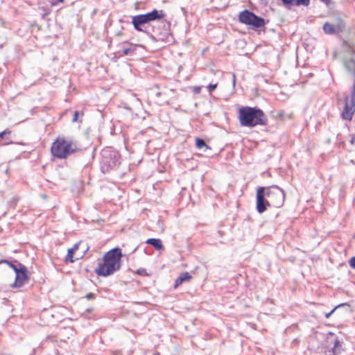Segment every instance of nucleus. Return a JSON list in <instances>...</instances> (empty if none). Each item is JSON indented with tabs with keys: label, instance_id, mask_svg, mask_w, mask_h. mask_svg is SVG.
Segmentation results:
<instances>
[{
	"label": "nucleus",
	"instance_id": "393cba45",
	"mask_svg": "<svg viewBox=\"0 0 355 355\" xmlns=\"http://www.w3.org/2000/svg\"><path fill=\"white\" fill-rule=\"evenodd\" d=\"M342 305H343V304H340V305H338V306H336V307H335L333 310H331L329 313H326V314H325V317H326L327 318H329L332 315V313L335 311V310H336L338 307H339V306H342Z\"/></svg>",
	"mask_w": 355,
	"mask_h": 355
},
{
	"label": "nucleus",
	"instance_id": "f257e3e1",
	"mask_svg": "<svg viewBox=\"0 0 355 355\" xmlns=\"http://www.w3.org/2000/svg\"><path fill=\"white\" fill-rule=\"evenodd\" d=\"M122 253L120 248L110 250L103 257V262L99 263L95 272L98 276L107 277L119 270Z\"/></svg>",
	"mask_w": 355,
	"mask_h": 355
},
{
	"label": "nucleus",
	"instance_id": "a878e982",
	"mask_svg": "<svg viewBox=\"0 0 355 355\" xmlns=\"http://www.w3.org/2000/svg\"><path fill=\"white\" fill-rule=\"evenodd\" d=\"M94 294L92 293H89L86 295V298L88 300H93L94 298Z\"/></svg>",
	"mask_w": 355,
	"mask_h": 355
},
{
	"label": "nucleus",
	"instance_id": "39448f33",
	"mask_svg": "<svg viewBox=\"0 0 355 355\" xmlns=\"http://www.w3.org/2000/svg\"><path fill=\"white\" fill-rule=\"evenodd\" d=\"M266 196L268 198L271 207H280L283 205L285 193L283 189L276 185L266 188Z\"/></svg>",
	"mask_w": 355,
	"mask_h": 355
},
{
	"label": "nucleus",
	"instance_id": "dca6fc26",
	"mask_svg": "<svg viewBox=\"0 0 355 355\" xmlns=\"http://www.w3.org/2000/svg\"><path fill=\"white\" fill-rule=\"evenodd\" d=\"M15 262L17 263V264H15L12 262H10L8 260L0 261V263H7L14 270L15 273L16 274L19 270V268H20V266H24V265L17 261H15Z\"/></svg>",
	"mask_w": 355,
	"mask_h": 355
},
{
	"label": "nucleus",
	"instance_id": "4468645a",
	"mask_svg": "<svg viewBox=\"0 0 355 355\" xmlns=\"http://www.w3.org/2000/svg\"><path fill=\"white\" fill-rule=\"evenodd\" d=\"M323 30L327 34H334L339 31V27L329 22H326L323 26Z\"/></svg>",
	"mask_w": 355,
	"mask_h": 355
},
{
	"label": "nucleus",
	"instance_id": "20e7f679",
	"mask_svg": "<svg viewBox=\"0 0 355 355\" xmlns=\"http://www.w3.org/2000/svg\"><path fill=\"white\" fill-rule=\"evenodd\" d=\"M119 155L110 149H104L101 152V169L103 173L108 172L119 163Z\"/></svg>",
	"mask_w": 355,
	"mask_h": 355
},
{
	"label": "nucleus",
	"instance_id": "6e6552de",
	"mask_svg": "<svg viewBox=\"0 0 355 355\" xmlns=\"http://www.w3.org/2000/svg\"><path fill=\"white\" fill-rule=\"evenodd\" d=\"M19 271L15 274V281L10 284L12 288L21 287L24 284L28 282L29 277L27 275V268L25 266H20Z\"/></svg>",
	"mask_w": 355,
	"mask_h": 355
},
{
	"label": "nucleus",
	"instance_id": "5701e85b",
	"mask_svg": "<svg viewBox=\"0 0 355 355\" xmlns=\"http://www.w3.org/2000/svg\"><path fill=\"white\" fill-rule=\"evenodd\" d=\"M217 87V83L215 84H209L208 85V90L210 93L213 92L216 88Z\"/></svg>",
	"mask_w": 355,
	"mask_h": 355
},
{
	"label": "nucleus",
	"instance_id": "412c9836",
	"mask_svg": "<svg viewBox=\"0 0 355 355\" xmlns=\"http://www.w3.org/2000/svg\"><path fill=\"white\" fill-rule=\"evenodd\" d=\"M10 135V131L4 130L1 132H0V139H5L6 140L9 139V136Z\"/></svg>",
	"mask_w": 355,
	"mask_h": 355
},
{
	"label": "nucleus",
	"instance_id": "bb28decb",
	"mask_svg": "<svg viewBox=\"0 0 355 355\" xmlns=\"http://www.w3.org/2000/svg\"><path fill=\"white\" fill-rule=\"evenodd\" d=\"M78 111H76L74 112V114H73V117L72 119V121L73 122H75L78 120Z\"/></svg>",
	"mask_w": 355,
	"mask_h": 355
},
{
	"label": "nucleus",
	"instance_id": "423d86ee",
	"mask_svg": "<svg viewBox=\"0 0 355 355\" xmlns=\"http://www.w3.org/2000/svg\"><path fill=\"white\" fill-rule=\"evenodd\" d=\"M239 19L240 22L252 26L254 28H259L265 25V21L263 18L257 16L253 12L245 10L240 12Z\"/></svg>",
	"mask_w": 355,
	"mask_h": 355
},
{
	"label": "nucleus",
	"instance_id": "f8f14e48",
	"mask_svg": "<svg viewBox=\"0 0 355 355\" xmlns=\"http://www.w3.org/2000/svg\"><path fill=\"white\" fill-rule=\"evenodd\" d=\"M132 24L137 31L144 32V26L147 22L142 15H138L132 17Z\"/></svg>",
	"mask_w": 355,
	"mask_h": 355
},
{
	"label": "nucleus",
	"instance_id": "7c9ffc66",
	"mask_svg": "<svg viewBox=\"0 0 355 355\" xmlns=\"http://www.w3.org/2000/svg\"><path fill=\"white\" fill-rule=\"evenodd\" d=\"M160 94H161V93H160V92H157V93L156 94L157 96H159Z\"/></svg>",
	"mask_w": 355,
	"mask_h": 355
},
{
	"label": "nucleus",
	"instance_id": "1a4fd4ad",
	"mask_svg": "<svg viewBox=\"0 0 355 355\" xmlns=\"http://www.w3.org/2000/svg\"><path fill=\"white\" fill-rule=\"evenodd\" d=\"M330 336L328 338L329 342H332L334 346L331 350L329 351V355H338L343 351L342 343L337 337H334V334L330 333Z\"/></svg>",
	"mask_w": 355,
	"mask_h": 355
},
{
	"label": "nucleus",
	"instance_id": "9d476101",
	"mask_svg": "<svg viewBox=\"0 0 355 355\" xmlns=\"http://www.w3.org/2000/svg\"><path fill=\"white\" fill-rule=\"evenodd\" d=\"M142 15L147 23L162 19L165 16L163 10H157L156 9Z\"/></svg>",
	"mask_w": 355,
	"mask_h": 355
},
{
	"label": "nucleus",
	"instance_id": "cd10ccee",
	"mask_svg": "<svg viewBox=\"0 0 355 355\" xmlns=\"http://www.w3.org/2000/svg\"><path fill=\"white\" fill-rule=\"evenodd\" d=\"M320 1L322 3H324L326 6H329L331 3V0H320Z\"/></svg>",
	"mask_w": 355,
	"mask_h": 355
},
{
	"label": "nucleus",
	"instance_id": "a211bd4d",
	"mask_svg": "<svg viewBox=\"0 0 355 355\" xmlns=\"http://www.w3.org/2000/svg\"><path fill=\"white\" fill-rule=\"evenodd\" d=\"M196 146L198 148L201 149L203 147L207 148L208 146L205 144V141L202 139L196 138Z\"/></svg>",
	"mask_w": 355,
	"mask_h": 355
},
{
	"label": "nucleus",
	"instance_id": "0eeeda50",
	"mask_svg": "<svg viewBox=\"0 0 355 355\" xmlns=\"http://www.w3.org/2000/svg\"><path fill=\"white\" fill-rule=\"evenodd\" d=\"M266 188L265 187H258L257 191V211L260 214L264 212L268 207H271L270 202L268 199H266Z\"/></svg>",
	"mask_w": 355,
	"mask_h": 355
},
{
	"label": "nucleus",
	"instance_id": "f03ea898",
	"mask_svg": "<svg viewBox=\"0 0 355 355\" xmlns=\"http://www.w3.org/2000/svg\"><path fill=\"white\" fill-rule=\"evenodd\" d=\"M240 123L243 126L254 127L267 123V116L263 112L256 107H243L239 111Z\"/></svg>",
	"mask_w": 355,
	"mask_h": 355
},
{
	"label": "nucleus",
	"instance_id": "b1692460",
	"mask_svg": "<svg viewBox=\"0 0 355 355\" xmlns=\"http://www.w3.org/2000/svg\"><path fill=\"white\" fill-rule=\"evenodd\" d=\"M351 268L355 269V257H352L349 261Z\"/></svg>",
	"mask_w": 355,
	"mask_h": 355
},
{
	"label": "nucleus",
	"instance_id": "2f4dec72",
	"mask_svg": "<svg viewBox=\"0 0 355 355\" xmlns=\"http://www.w3.org/2000/svg\"><path fill=\"white\" fill-rule=\"evenodd\" d=\"M57 1H58V2H62V1H63V0H58Z\"/></svg>",
	"mask_w": 355,
	"mask_h": 355
},
{
	"label": "nucleus",
	"instance_id": "f3484780",
	"mask_svg": "<svg viewBox=\"0 0 355 355\" xmlns=\"http://www.w3.org/2000/svg\"><path fill=\"white\" fill-rule=\"evenodd\" d=\"M78 249V245H75L73 248H71L68 250L67 254L66 256V261H69L70 263H73L74 261L73 259V256L75 251Z\"/></svg>",
	"mask_w": 355,
	"mask_h": 355
},
{
	"label": "nucleus",
	"instance_id": "c756f323",
	"mask_svg": "<svg viewBox=\"0 0 355 355\" xmlns=\"http://www.w3.org/2000/svg\"><path fill=\"white\" fill-rule=\"evenodd\" d=\"M137 273L142 274V272L141 271V270H138Z\"/></svg>",
	"mask_w": 355,
	"mask_h": 355
},
{
	"label": "nucleus",
	"instance_id": "6ab92c4d",
	"mask_svg": "<svg viewBox=\"0 0 355 355\" xmlns=\"http://www.w3.org/2000/svg\"><path fill=\"white\" fill-rule=\"evenodd\" d=\"M135 48L136 46L133 45H131L130 47H123L122 49V55H128L131 51H134L135 50Z\"/></svg>",
	"mask_w": 355,
	"mask_h": 355
},
{
	"label": "nucleus",
	"instance_id": "aec40b11",
	"mask_svg": "<svg viewBox=\"0 0 355 355\" xmlns=\"http://www.w3.org/2000/svg\"><path fill=\"white\" fill-rule=\"evenodd\" d=\"M310 3V0H295V6H307Z\"/></svg>",
	"mask_w": 355,
	"mask_h": 355
},
{
	"label": "nucleus",
	"instance_id": "c85d7f7f",
	"mask_svg": "<svg viewBox=\"0 0 355 355\" xmlns=\"http://www.w3.org/2000/svg\"><path fill=\"white\" fill-rule=\"evenodd\" d=\"M232 84H233V86H235V84H236V76L234 73H232Z\"/></svg>",
	"mask_w": 355,
	"mask_h": 355
},
{
	"label": "nucleus",
	"instance_id": "7ed1b4c3",
	"mask_svg": "<svg viewBox=\"0 0 355 355\" xmlns=\"http://www.w3.org/2000/svg\"><path fill=\"white\" fill-rule=\"evenodd\" d=\"M77 150V145L70 139L58 137L53 143L51 151L53 157L66 159Z\"/></svg>",
	"mask_w": 355,
	"mask_h": 355
},
{
	"label": "nucleus",
	"instance_id": "4be33fe9",
	"mask_svg": "<svg viewBox=\"0 0 355 355\" xmlns=\"http://www.w3.org/2000/svg\"><path fill=\"white\" fill-rule=\"evenodd\" d=\"M285 6H295V0H282Z\"/></svg>",
	"mask_w": 355,
	"mask_h": 355
},
{
	"label": "nucleus",
	"instance_id": "ddd939ff",
	"mask_svg": "<svg viewBox=\"0 0 355 355\" xmlns=\"http://www.w3.org/2000/svg\"><path fill=\"white\" fill-rule=\"evenodd\" d=\"M191 275L188 272L181 273L175 280V288H177L178 286H180L184 282L189 281L191 279Z\"/></svg>",
	"mask_w": 355,
	"mask_h": 355
},
{
	"label": "nucleus",
	"instance_id": "9b49d317",
	"mask_svg": "<svg viewBox=\"0 0 355 355\" xmlns=\"http://www.w3.org/2000/svg\"><path fill=\"white\" fill-rule=\"evenodd\" d=\"M142 15L147 23L162 19L165 16L163 10H157L156 9Z\"/></svg>",
	"mask_w": 355,
	"mask_h": 355
},
{
	"label": "nucleus",
	"instance_id": "2eb2a0df",
	"mask_svg": "<svg viewBox=\"0 0 355 355\" xmlns=\"http://www.w3.org/2000/svg\"><path fill=\"white\" fill-rule=\"evenodd\" d=\"M146 243L148 244H150L153 245L156 250H162L164 248V246L162 243V241L159 239H148L146 241Z\"/></svg>",
	"mask_w": 355,
	"mask_h": 355
}]
</instances>
